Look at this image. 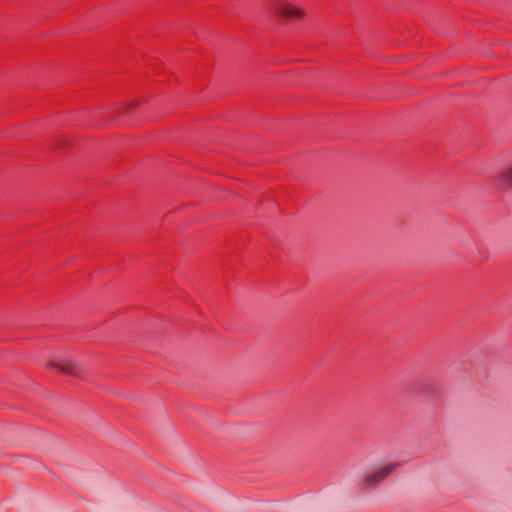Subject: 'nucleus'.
Segmentation results:
<instances>
[{
  "label": "nucleus",
  "mask_w": 512,
  "mask_h": 512,
  "mask_svg": "<svg viewBox=\"0 0 512 512\" xmlns=\"http://www.w3.org/2000/svg\"><path fill=\"white\" fill-rule=\"evenodd\" d=\"M397 464H388L382 468L377 469L365 478L364 485L366 488L374 487L379 482L383 481L389 474H391Z\"/></svg>",
  "instance_id": "1"
},
{
  "label": "nucleus",
  "mask_w": 512,
  "mask_h": 512,
  "mask_svg": "<svg viewBox=\"0 0 512 512\" xmlns=\"http://www.w3.org/2000/svg\"><path fill=\"white\" fill-rule=\"evenodd\" d=\"M496 184L503 190L512 188V166L504 169L495 179Z\"/></svg>",
  "instance_id": "3"
},
{
  "label": "nucleus",
  "mask_w": 512,
  "mask_h": 512,
  "mask_svg": "<svg viewBox=\"0 0 512 512\" xmlns=\"http://www.w3.org/2000/svg\"><path fill=\"white\" fill-rule=\"evenodd\" d=\"M274 13L284 18H295L300 19L303 16V12L286 2H278L274 5Z\"/></svg>",
  "instance_id": "2"
},
{
  "label": "nucleus",
  "mask_w": 512,
  "mask_h": 512,
  "mask_svg": "<svg viewBox=\"0 0 512 512\" xmlns=\"http://www.w3.org/2000/svg\"><path fill=\"white\" fill-rule=\"evenodd\" d=\"M49 368L57 370L64 374H68V375H77L78 371H79L78 366L72 362H64V363L50 362Z\"/></svg>",
  "instance_id": "4"
}]
</instances>
